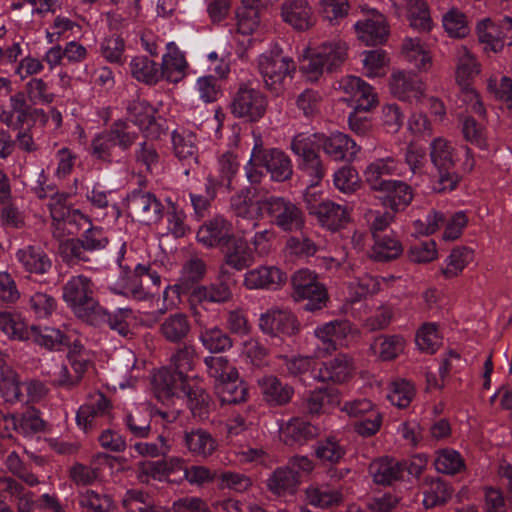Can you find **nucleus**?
I'll return each instance as SVG.
<instances>
[{"mask_svg": "<svg viewBox=\"0 0 512 512\" xmlns=\"http://www.w3.org/2000/svg\"><path fill=\"white\" fill-rule=\"evenodd\" d=\"M58 251L62 261L69 266L90 261L89 253L79 237L61 241Z\"/></svg>", "mask_w": 512, "mask_h": 512, "instance_id": "obj_49", "label": "nucleus"}, {"mask_svg": "<svg viewBox=\"0 0 512 512\" xmlns=\"http://www.w3.org/2000/svg\"><path fill=\"white\" fill-rule=\"evenodd\" d=\"M320 146L335 161H352L360 150V146L354 140L341 132L324 136Z\"/></svg>", "mask_w": 512, "mask_h": 512, "instance_id": "obj_25", "label": "nucleus"}, {"mask_svg": "<svg viewBox=\"0 0 512 512\" xmlns=\"http://www.w3.org/2000/svg\"><path fill=\"white\" fill-rule=\"evenodd\" d=\"M183 444L193 455L203 457L211 455L217 447L211 434L201 428L186 431L183 436Z\"/></svg>", "mask_w": 512, "mask_h": 512, "instance_id": "obj_35", "label": "nucleus"}, {"mask_svg": "<svg viewBox=\"0 0 512 512\" xmlns=\"http://www.w3.org/2000/svg\"><path fill=\"white\" fill-rule=\"evenodd\" d=\"M256 190L254 187H246L231 197L230 206L236 216L252 218V207L255 205Z\"/></svg>", "mask_w": 512, "mask_h": 512, "instance_id": "obj_59", "label": "nucleus"}, {"mask_svg": "<svg viewBox=\"0 0 512 512\" xmlns=\"http://www.w3.org/2000/svg\"><path fill=\"white\" fill-rule=\"evenodd\" d=\"M353 359L347 354H338L321 364L313 377L319 382L341 384L348 381L354 372Z\"/></svg>", "mask_w": 512, "mask_h": 512, "instance_id": "obj_16", "label": "nucleus"}, {"mask_svg": "<svg viewBox=\"0 0 512 512\" xmlns=\"http://www.w3.org/2000/svg\"><path fill=\"white\" fill-rule=\"evenodd\" d=\"M119 266L122 269L121 281H122V294L130 296L135 300H146L153 295L150 286H146L145 277L147 268L145 265L138 264L131 270L128 266H124L119 259Z\"/></svg>", "mask_w": 512, "mask_h": 512, "instance_id": "obj_20", "label": "nucleus"}, {"mask_svg": "<svg viewBox=\"0 0 512 512\" xmlns=\"http://www.w3.org/2000/svg\"><path fill=\"white\" fill-rule=\"evenodd\" d=\"M116 148L122 151L129 149L138 138L135 131H131L129 124L123 120L115 121L108 130H105Z\"/></svg>", "mask_w": 512, "mask_h": 512, "instance_id": "obj_56", "label": "nucleus"}, {"mask_svg": "<svg viewBox=\"0 0 512 512\" xmlns=\"http://www.w3.org/2000/svg\"><path fill=\"white\" fill-rule=\"evenodd\" d=\"M282 20L297 31H307L315 24L308 0H286L281 4Z\"/></svg>", "mask_w": 512, "mask_h": 512, "instance_id": "obj_18", "label": "nucleus"}, {"mask_svg": "<svg viewBox=\"0 0 512 512\" xmlns=\"http://www.w3.org/2000/svg\"><path fill=\"white\" fill-rule=\"evenodd\" d=\"M291 285L292 298L296 302L306 301L304 310L314 312L326 307L329 301L328 291L316 273L309 269H300L292 275Z\"/></svg>", "mask_w": 512, "mask_h": 512, "instance_id": "obj_4", "label": "nucleus"}, {"mask_svg": "<svg viewBox=\"0 0 512 512\" xmlns=\"http://www.w3.org/2000/svg\"><path fill=\"white\" fill-rule=\"evenodd\" d=\"M257 69L265 88L274 96L281 95L285 90V81L295 72L294 61L279 53H266L259 56Z\"/></svg>", "mask_w": 512, "mask_h": 512, "instance_id": "obj_5", "label": "nucleus"}, {"mask_svg": "<svg viewBox=\"0 0 512 512\" xmlns=\"http://www.w3.org/2000/svg\"><path fill=\"white\" fill-rule=\"evenodd\" d=\"M373 481L379 485H392L394 482L403 480V470L400 461L395 458L381 457L372 461L368 468Z\"/></svg>", "mask_w": 512, "mask_h": 512, "instance_id": "obj_30", "label": "nucleus"}, {"mask_svg": "<svg viewBox=\"0 0 512 512\" xmlns=\"http://www.w3.org/2000/svg\"><path fill=\"white\" fill-rule=\"evenodd\" d=\"M29 338L49 350H60L64 345H70V339L59 329L51 327H36L32 326L28 332Z\"/></svg>", "mask_w": 512, "mask_h": 512, "instance_id": "obj_42", "label": "nucleus"}, {"mask_svg": "<svg viewBox=\"0 0 512 512\" xmlns=\"http://www.w3.org/2000/svg\"><path fill=\"white\" fill-rule=\"evenodd\" d=\"M346 454L345 447L335 436H327L314 445V456L321 463L337 464Z\"/></svg>", "mask_w": 512, "mask_h": 512, "instance_id": "obj_43", "label": "nucleus"}, {"mask_svg": "<svg viewBox=\"0 0 512 512\" xmlns=\"http://www.w3.org/2000/svg\"><path fill=\"white\" fill-rule=\"evenodd\" d=\"M243 7L237 11V31L243 35L251 34L260 23L262 9L260 8L259 1L249 3L243 0Z\"/></svg>", "mask_w": 512, "mask_h": 512, "instance_id": "obj_46", "label": "nucleus"}, {"mask_svg": "<svg viewBox=\"0 0 512 512\" xmlns=\"http://www.w3.org/2000/svg\"><path fill=\"white\" fill-rule=\"evenodd\" d=\"M260 330L270 336H294L300 331L297 317L288 310L270 309L261 314L259 319Z\"/></svg>", "mask_w": 512, "mask_h": 512, "instance_id": "obj_11", "label": "nucleus"}, {"mask_svg": "<svg viewBox=\"0 0 512 512\" xmlns=\"http://www.w3.org/2000/svg\"><path fill=\"white\" fill-rule=\"evenodd\" d=\"M223 253V263L220 267L221 276L229 274V268L242 271L254 262L252 249L247 242L239 237H234L225 247L220 249Z\"/></svg>", "mask_w": 512, "mask_h": 512, "instance_id": "obj_13", "label": "nucleus"}, {"mask_svg": "<svg viewBox=\"0 0 512 512\" xmlns=\"http://www.w3.org/2000/svg\"><path fill=\"white\" fill-rule=\"evenodd\" d=\"M183 396L187 398V405L194 418L201 420L208 418L212 402L210 395L205 389L190 385L186 387V392Z\"/></svg>", "mask_w": 512, "mask_h": 512, "instance_id": "obj_44", "label": "nucleus"}, {"mask_svg": "<svg viewBox=\"0 0 512 512\" xmlns=\"http://www.w3.org/2000/svg\"><path fill=\"white\" fill-rule=\"evenodd\" d=\"M199 339L202 345L211 353L225 352L233 346L231 337L217 326L202 330Z\"/></svg>", "mask_w": 512, "mask_h": 512, "instance_id": "obj_47", "label": "nucleus"}, {"mask_svg": "<svg viewBox=\"0 0 512 512\" xmlns=\"http://www.w3.org/2000/svg\"><path fill=\"white\" fill-rule=\"evenodd\" d=\"M479 42L485 44V50L497 53L507 44L512 46V18L505 16L497 23L490 18L480 21L476 28Z\"/></svg>", "mask_w": 512, "mask_h": 512, "instance_id": "obj_10", "label": "nucleus"}, {"mask_svg": "<svg viewBox=\"0 0 512 512\" xmlns=\"http://www.w3.org/2000/svg\"><path fill=\"white\" fill-rule=\"evenodd\" d=\"M363 175L365 183L376 192L391 180L386 177L401 175L400 163L391 156L379 158L367 165Z\"/></svg>", "mask_w": 512, "mask_h": 512, "instance_id": "obj_21", "label": "nucleus"}, {"mask_svg": "<svg viewBox=\"0 0 512 512\" xmlns=\"http://www.w3.org/2000/svg\"><path fill=\"white\" fill-rule=\"evenodd\" d=\"M181 345L171 356V363L174 369L187 375L189 371L194 369L197 353L193 344L184 342Z\"/></svg>", "mask_w": 512, "mask_h": 512, "instance_id": "obj_63", "label": "nucleus"}, {"mask_svg": "<svg viewBox=\"0 0 512 512\" xmlns=\"http://www.w3.org/2000/svg\"><path fill=\"white\" fill-rule=\"evenodd\" d=\"M190 302L201 304L203 302L225 303L232 298L228 283L224 280L210 285H198L190 292Z\"/></svg>", "mask_w": 512, "mask_h": 512, "instance_id": "obj_32", "label": "nucleus"}, {"mask_svg": "<svg viewBox=\"0 0 512 512\" xmlns=\"http://www.w3.org/2000/svg\"><path fill=\"white\" fill-rule=\"evenodd\" d=\"M307 209L323 227L331 231H338L349 222L347 208L330 200L308 204Z\"/></svg>", "mask_w": 512, "mask_h": 512, "instance_id": "obj_17", "label": "nucleus"}, {"mask_svg": "<svg viewBox=\"0 0 512 512\" xmlns=\"http://www.w3.org/2000/svg\"><path fill=\"white\" fill-rule=\"evenodd\" d=\"M267 106V98L261 91L242 83L232 98L231 112L237 118L257 122L265 115Z\"/></svg>", "mask_w": 512, "mask_h": 512, "instance_id": "obj_7", "label": "nucleus"}, {"mask_svg": "<svg viewBox=\"0 0 512 512\" xmlns=\"http://www.w3.org/2000/svg\"><path fill=\"white\" fill-rule=\"evenodd\" d=\"M451 487L441 478L431 479L423 490V505L426 509L445 504L452 496Z\"/></svg>", "mask_w": 512, "mask_h": 512, "instance_id": "obj_45", "label": "nucleus"}, {"mask_svg": "<svg viewBox=\"0 0 512 512\" xmlns=\"http://www.w3.org/2000/svg\"><path fill=\"white\" fill-rule=\"evenodd\" d=\"M300 483V475L291 467L277 468L267 480L269 491L278 496L293 494Z\"/></svg>", "mask_w": 512, "mask_h": 512, "instance_id": "obj_33", "label": "nucleus"}, {"mask_svg": "<svg viewBox=\"0 0 512 512\" xmlns=\"http://www.w3.org/2000/svg\"><path fill=\"white\" fill-rule=\"evenodd\" d=\"M63 299L75 315L88 322L100 306L95 298L94 282L84 275L71 277L62 287Z\"/></svg>", "mask_w": 512, "mask_h": 512, "instance_id": "obj_3", "label": "nucleus"}, {"mask_svg": "<svg viewBox=\"0 0 512 512\" xmlns=\"http://www.w3.org/2000/svg\"><path fill=\"white\" fill-rule=\"evenodd\" d=\"M479 72V66L475 57L468 51H465L459 58L456 70V81L461 86L462 90L472 88L470 86V80Z\"/></svg>", "mask_w": 512, "mask_h": 512, "instance_id": "obj_61", "label": "nucleus"}, {"mask_svg": "<svg viewBox=\"0 0 512 512\" xmlns=\"http://www.w3.org/2000/svg\"><path fill=\"white\" fill-rule=\"evenodd\" d=\"M320 434L319 427L302 418H292L282 428V436L287 445H304L317 438Z\"/></svg>", "mask_w": 512, "mask_h": 512, "instance_id": "obj_31", "label": "nucleus"}, {"mask_svg": "<svg viewBox=\"0 0 512 512\" xmlns=\"http://www.w3.org/2000/svg\"><path fill=\"white\" fill-rule=\"evenodd\" d=\"M129 66L132 77L139 82L154 85L161 80L159 64L147 56H135Z\"/></svg>", "mask_w": 512, "mask_h": 512, "instance_id": "obj_40", "label": "nucleus"}, {"mask_svg": "<svg viewBox=\"0 0 512 512\" xmlns=\"http://www.w3.org/2000/svg\"><path fill=\"white\" fill-rule=\"evenodd\" d=\"M344 91L355 100L354 110L367 113L378 104L377 94L373 87L356 76H348L343 82Z\"/></svg>", "mask_w": 512, "mask_h": 512, "instance_id": "obj_24", "label": "nucleus"}, {"mask_svg": "<svg viewBox=\"0 0 512 512\" xmlns=\"http://www.w3.org/2000/svg\"><path fill=\"white\" fill-rule=\"evenodd\" d=\"M306 499L310 505L318 508H330L342 502V494L338 491L309 487L306 490Z\"/></svg>", "mask_w": 512, "mask_h": 512, "instance_id": "obj_57", "label": "nucleus"}, {"mask_svg": "<svg viewBox=\"0 0 512 512\" xmlns=\"http://www.w3.org/2000/svg\"><path fill=\"white\" fill-rule=\"evenodd\" d=\"M287 276L275 266H260L245 274L244 284L248 289H277Z\"/></svg>", "mask_w": 512, "mask_h": 512, "instance_id": "obj_26", "label": "nucleus"}, {"mask_svg": "<svg viewBox=\"0 0 512 512\" xmlns=\"http://www.w3.org/2000/svg\"><path fill=\"white\" fill-rule=\"evenodd\" d=\"M186 67V60L179 51L167 53L163 56L162 63L159 65L161 79L177 83L184 77Z\"/></svg>", "mask_w": 512, "mask_h": 512, "instance_id": "obj_48", "label": "nucleus"}, {"mask_svg": "<svg viewBox=\"0 0 512 512\" xmlns=\"http://www.w3.org/2000/svg\"><path fill=\"white\" fill-rule=\"evenodd\" d=\"M238 168L239 163L236 156L231 152H226L218 159V174H210L207 180L217 188L224 187L231 191L233 189L232 180Z\"/></svg>", "mask_w": 512, "mask_h": 512, "instance_id": "obj_39", "label": "nucleus"}, {"mask_svg": "<svg viewBox=\"0 0 512 512\" xmlns=\"http://www.w3.org/2000/svg\"><path fill=\"white\" fill-rule=\"evenodd\" d=\"M459 120L464 139L480 149H486L488 143L484 124L469 115L461 116Z\"/></svg>", "mask_w": 512, "mask_h": 512, "instance_id": "obj_52", "label": "nucleus"}, {"mask_svg": "<svg viewBox=\"0 0 512 512\" xmlns=\"http://www.w3.org/2000/svg\"><path fill=\"white\" fill-rule=\"evenodd\" d=\"M216 388L223 403L238 404L247 400L248 387L243 381L227 380L217 384Z\"/></svg>", "mask_w": 512, "mask_h": 512, "instance_id": "obj_54", "label": "nucleus"}, {"mask_svg": "<svg viewBox=\"0 0 512 512\" xmlns=\"http://www.w3.org/2000/svg\"><path fill=\"white\" fill-rule=\"evenodd\" d=\"M155 392L162 402L170 400L172 397H179L180 393L186 392L189 387L188 376L172 368L160 369L153 378Z\"/></svg>", "mask_w": 512, "mask_h": 512, "instance_id": "obj_14", "label": "nucleus"}, {"mask_svg": "<svg viewBox=\"0 0 512 512\" xmlns=\"http://www.w3.org/2000/svg\"><path fill=\"white\" fill-rule=\"evenodd\" d=\"M173 461L165 460L142 461L137 465V478L142 483H148L149 478L160 480L173 470Z\"/></svg>", "mask_w": 512, "mask_h": 512, "instance_id": "obj_55", "label": "nucleus"}, {"mask_svg": "<svg viewBox=\"0 0 512 512\" xmlns=\"http://www.w3.org/2000/svg\"><path fill=\"white\" fill-rule=\"evenodd\" d=\"M16 257L26 271L35 274H44L51 269V261L48 255L36 246H27L20 249Z\"/></svg>", "mask_w": 512, "mask_h": 512, "instance_id": "obj_36", "label": "nucleus"}, {"mask_svg": "<svg viewBox=\"0 0 512 512\" xmlns=\"http://www.w3.org/2000/svg\"><path fill=\"white\" fill-rule=\"evenodd\" d=\"M206 272L207 266L204 260L191 258L183 265L178 283L172 287H167L164 291V297H167L169 288L177 293L191 292L204 279Z\"/></svg>", "mask_w": 512, "mask_h": 512, "instance_id": "obj_28", "label": "nucleus"}, {"mask_svg": "<svg viewBox=\"0 0 512 512\" xmlns=\"http://www.w3.org/2000/svg\"><path fill=\"white\" fill-rule=\"evenodd\" d=\"M125 200L128 215L140 223L155 224L163 217L164 206L148 190L134 189L127 194Z\"/></svg>", "mask_w": 512, "mask_h": 512, "instance_id": "obj_8", "label": "nucleus"}, {"mask_svg": "<svg viewBox=\"0 0 512 512\" xmlns=\"http://www.w3.org/2000/svg\"><path fill=\"white\" fill-rule=\"evenodd\" d=\"M134 319L133 311L130 308H119L115 312H109L107 309L99 306L93 316H91V319L88 320V323L98 327L107 325L120 336L131 338L134 333L130 326Z\"/></svg>", "mask_w": 512, "mask_h": 512, "instance_id": "obj_15", "label": "nucleus"}, {"mask_svg": "<svg viewBox=\"0 0 512 512\" xmlns=\"http://www.w3.org/2000/svg\"><path fill=\"white\" fill-rule=\"evenodd\" d=\"M430 157L438 171V179L433 189L436 192L453 191L461 180L456 171L457 151L450 142L436 138L430 144Z\"/></svg>", "mask_w": 512, "mask_h": 512, "instance_id": "obj_2", "label": "nucleus"}, {"mask_svg": "<svg viewBox=\"0 0 512 512\" xmlns=\"http://www.w3.org/2000/svg\"><path fill=\"white\" fill-rule=\"evenodd\" d=\"M256 215L267 217L269 222L285 233H296L306 225L301 206L289 198L269 195L255 201Z\"/></svg>", "mask_w": 512, "mask_h": 512, "instance_id": "obj_1", "label": "nucleus"}, {"mask_svg": "<svg viewBox=\"0 0 512 512\" xmlns=\"http://www.w3.org/2000/svg\"><path fill=\"white\" fill-rule=\"evenodd\" d=\"M472 253L473 251L468 247L454 248L447 258V265L442 269V274L446 278L457 276L472 260Z\"/></svg>", "mask_w": 512, "mask_h": 512, "instance_id": "obj_58", "label": "nucleus"}, {"mask_svg": "<svg viewBox=\"0 0 512 512\" xmlns=\"http://www.w3.org/2000/svg\"><path fill=\"white\" fill-rule=\"evenodd\" d=\"M334 185L343 193L351 194L360 187L358 172L351 166H343L334 173Z\"/></svg>", "mask_w": 512, "mask_h": 512, "instance_id": "obj_64", "label": "nucleus"}, {"mask_svg": "<svg viewBox=\"0 0 512 512\" xmlns=\"http://www.w3.org/2000/svg\"><path fill=\"white\" fill-rule=\"evenodd\" d=\"M257 384L264 402L270 407H282L290 403L294 388L283 383L275 375H265L258 378Z\"/></svg>", "mask_w": 512, "mask_h": 512, "instance_id": "obj_19", "label": "nucleus"}, {"mask_svg": "<svg viewBox=\"0 0 512 512\" xmlns=\"http://www.w3.org/2000/svg\"><path fill=\"white\" fill-rule=\"evenodd\" d=\"M252 160L265 168L273 181L284 182L293 175L289 156L278 148H263L261 144H256L252 149Z\"/></svg>", "mask_w": 512, "mask_h": 512, "instance_id": "obj_9", "label": "nucleus"}, {"mask_svg": "<svg viewBox=\"0 0 512 512\" xmlns=\"http://www.w3.org/2000/svg\"><path fill=\"white\" fill-rule=\"evenodd\" d=\"M192 325L187 314L176 312L165 317L159 324L160 336L170 344L181 345L191 334Z\"/></svg>", "mask_w": 512, "mask_h": 512, "instance_id": "obj_22", "label": "nucleus"}, {"mask_svg": "<svg viewBox=\"0 0 512 512\" xmlns=\"http://www.w3.org/2000/svg\"><path fill=\"white\" fill-rule=\"evenodd\" d=\"M377 192L383 193L379 197L381 204L393 212L404 210L413 200L412 187L400 180H390Z\"/></svg>", "mask_w": 512, "mask_h": 512, "instance_id": "obj_23", "label": "nucleus"}, {"mask_svg": "<svg viewBox=\"0 0 512 512\" xmlns=\"http://www.w3.org/2000/svg\"><path fill=\"white\" fill-rule=\"evenodd\" d=\"M445 31L453 38H464L469 34L466 15L457 8H452L442 17Z\"/></svg>", "mask_w": 512, "mask_h": 512, "instance_id": "obj_53", "label": "nucleus"}, {"mask_svg": "<svg viewBox=\"0 0 512 512\" xmlns=\"http://www.w3.org/2000/svg\"><path fill=\"white\" fill-rule=\"evenodd\" d=\"M339 403L338 390L333 387L317 388L306 398V410L310 414H319L325 405Z\"/></svg>", "mask_w": 512, "mask_h": 512, "instance_id": "obj_51", "label": "nucleus"}, {"mask_svg": "<svg viewBox=\"0 0 512 512\" xmlns=\"http://www.w3.org/2000/svg\"><path fill=\"white\" fill-rule=\"evenodd\" d=\"M389 86L391 93L403 101H410L412 98L419 99L424 90L422 80L413 73H393Z\"/></svg>", "mask_w": 512, "mask_h": 512, "instance_id": "obj_27", "label": "nucleus"}, {"mask_svg": "<svg viewBox=\"0 0 512 512\" xmlns=\"http://www.w3.org/2000/svg\"><path fill=\"white\" fill-rule=\"evenodd\" d=\"M403 252L401 242L392 235L375 233L371 258L378 262H388L398 258Z\"/></svg>", "mask_w": 512, "mask_h": 512, "instance_id": "obj_41", "label": "nucleus"}, {"mask_svg": "<svg viewBox=\"0 0 512 512\" xmlns=\"http://www.w3.org/2000/svg\"><path fill=\"white\" fill-rule=\"evenodd\" d=\"M326 65V72L331 73L340 67L347 57L348 46L340 40L324 42L314 49Z\"/></svg>", "mask_w": 512, "mask_h": 512, "instance_id": "obj_38", "label": "nucleus"}, {"mask_svg": "<svg viewBox=\"0 0 512 512\" xmlns=\"http://www.w3.org/2000/svg\"><path fill=\"white\" fill-rule=\"evenodd\" d=\"M351 332V324L348 320H334L318 327L315 335L322 340L323 349L327 352L335 351L339 342Z\"/></svg>", "mask_w": 512, "mask_h": 512, "instance_id": "obj_34", "label": "nucleus"}, {"mask_svg": "<svg viewBox=\"0 0 512 512\" xmlns=\"http://www.w3.org/2000/svg\"><path fill=\"white\" fill-rule=\"evenodd\" d=\"M235 236L232 223L223 216L206 221L197 232V240L208 248L221 249Z\"/></svg>", "mask_w": 512, "mask_h": 512, "instance_id": "obj_12", "label": "nucleus"}, {"mask_svg": "<svg viewBox=\"0 0 512 512\" xmlns=\"http://www.w3.org/2000/svg\"><path fill=\"white\" fill-rule=\"evenodd\" d=\"M208 373L211 377L222 384L227 380H238L237 369L224 356H208L204 359Z\"/></svg>", "mask_w": 512, "mask_h": 512, "instance_id": "obj_50", "label": "nucleus"}, {"mask_svg": "<svg viewBox=\"0 0 512 512\" xmlns=\"http://www.w3.org/2000/svg\"><path fill=\"white\" fill-rule=\"evenodd\" d=\"M318 250L313 240L304 234L299 236H290L285 243V251L298 258H308L313 256Z\"/></svg>", "mask_w": 512, "mask_h": 512, "instance_id": "obj_62", "label": "nucleus"}, {"mask_svg": "<svg viewBox=\"0 0 512 512\" xmlns=\"http://www.w3.org/2000/svg\"><path fill=\"white\" fill-rule=\"evenodd\" d=\"M354 27L358 38L366 45L382 44L387 40L389 35L388 25L384 16L381 14L358 21Z\"/></svg>", "mask_w": 512, "mask_h": 512, "instance_id": "obj_29", "label": "nucleus"}, {"mask_svg": "<svg viewBox=\"0 0 512 512\" xmlns=\"http://www.w3.org/2000/svg\"><path fill=\"white\" fill-rule=\"evenodd\" d=\"M0 394L5 402L14 403L21 400L17 374L10 368L0 369Z\"/></svg>", "mask_w": 512, "mask_h": 512, "instance_id": "obj_60", "label": "nucleus"}, {"mask_svg": "<svg viewBox=\"0 0 512 512\" xmlns=\"http://www.w3.org/2000/svg\"><path fill=\"white\" fill-rule=\"evenodd\" d=\"M172 145L175 156L180 161H186L189 166L198 164V146L196 136L190 132L174 131Z\"/></svg>", "mask_w": 512, "mask_h": 512, "instance_id": "obj_37", "label": "nucleus"}, {"mask_svg": "<svg viewBox=\"0 0 512 512\" xmlns=\"http://www.w3.org/2000/svg\"><path fill=\"white\" fill-rule=\"evenodd\" d=\"M290 147L297 156L299 170L310 178V185H318L325 177L327 170L319 154L320 144L298 134L292 139Z\"/></svg>", "mask_w": 512, "mask_h": 512, "instance_id": "obj_6", "label": "nucleus"}]
</instances>
